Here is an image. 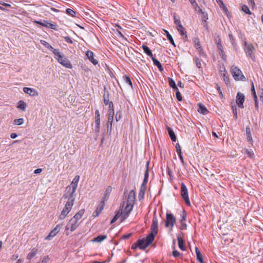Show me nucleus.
I'll list each match as a JSON object with an SVG mask.
<instances>
[{
    "label": "nucleus",
    "mask_w": 263,
    "mask_h": 263,
    "mask_svg": "<svg viewBox=\"0 0 263 263\" xmlns=\"http://www.w3.org/2000/svg\"><path fill=\"white\" fill-rule=\"evenodd\" d=\"M186 213L184 210L183 211L181 215V218L180 219V223L182 228L186 227V224L184 223V221L186 220Z\"/></svg>",
    "instance_id": "nucleus-31"
},
{
    "label": "nucleus",
    "mask_w": 263,
    "mask_h": 263,
    "mask_svg": "<svg viewBox=\"0 0 263 263\" xmlns=\"http://www.w3.org/2000/svg\"><path fill=\"white\" fill-rule=\"evenodd\" d=\"M245 95L240 92H237L236 98V103L240 108H244Z\"/></svg>",
    "instance_id": "nucleus-11"
},
{
    "label": "nucleus",
    "mask_w": 263,
    "mask_h": 263,
    "mask_svg": "<svg viewBox=\"0 0 263 263\" xmlns=\"http://www.w3.org/2000/svg\"><path fill=\"white\" fill-rule=\"evenodd\" d=\"M251 91H252V95L253 96L254 99H256V98L257 97V96H256V92H255V90L254 84H253V82L252 83Z\"/></svg>",
    "instance_id": "nucleus-54"
},
{
    "label": "nucleus",
    "mask_w": 263,
    "mask_h": 263,
    "mask_svg": "<svg viewBox=\"0 0 263 263\" xmlns=\"http://www.w3.org/2000/svg\"><path fill=\"white\" fill-rule=\"evenodd\" d=\"M79 178H80V177L79 176H76L74 177V178L73 179L72 183L70 184V185H68V186H67L66 187L65 192L67 193V189H69V188H70V191L71 190L72 191L73 188V189H74L73 194H74L76 191V189L77 188L78 183L79 180Z\"/></svg>",
    "instance_id": "nucleus-12"
},
{
    "label": "nucleus",
    "mask_w": 263,
    "mask_h": 263,
    "mask_svg": "<svg viewBox=\"0 0 263 263\" xmlns=\"http://www.w3.org/2000/svg\"><path fill=\"white\" fill-rule=\"evenodd\" d=\"M241 10H242V11H243L246 14H251V12L250 11L249 8L246 5H243L241 7Z\"/></svg>",
    "instance_id": "nucleus-45"
},
{
    "label": "nucleus",
    "mask_w": 263,
    "mask_h": 263,
    "mask_svg": "<svg viewBox=\"0 0 263 263\" xmlns=\"http://www.w3.org/2000/svg\"><path fill=\"white\" fill-rule=\"evenodd\" d=\"M122 117V113L121 111H117L116 114V120L117 122H118Z\"/></svg>",
    "instance_id": "nucleus-50"
},
{
    "label": "nucleus",
    "mask_w": 263,
    "mask_h": 263,
    "mask_svg": "<svg viewBox=\"0 0 263 263\" xmlns=\"http://www.w3.org/2000/svg\"><path fill=\"white\" fill-rule=\"evenodd\" d=\"M158 221L157 218L156 216H154L151 228V233L147 235L145 239L147 245H150L154 241L155 237L158 233Z\"/></svg>",
    "instance_id": "nucleus-2"
},
{
    "label": "nucleus",
    "mask_w": 263,
    "mask_h": 263,
    "mask_svg": "<svg viewBox=\"0 0 263 263\" xmlns=\"http://www.w3.org/2000/svg\"><path fill=\"white\" fill-rule=\"evenodd\" d=\"M40 43L45 46L46 48L50 50V51L53 49V47L46 41L41 40H40Z\"/></svg>",
    "instance_id": "nucleus-37"
},
{
    "label": "nucleus",
    "mask_w": 263,
    "mask_h": 263,
    "mask_svg": "<svg viewBox=\"0 0 263 263\" xmlns=\"http://www.w3.org/2000/svg\"><path fill=\"white\" fill-rule=\"evenodd\" d=\"M100 121L95 120V127L94 131L96 133L98 134L100 132Z\"/></svg>",
    "instance_id": "nucleus-41"
},
{
    "label": "nucleus",
    "mask_w": 263,
    "mask_h": 263,
    "mask_svg": "<svg viewBox=\"0 0 263 263\" xmlns=\"http://www.w3.org/2000/svg\"><path fill=\"white\" fill-rule=\"evenodd\" d=\"M195 60L196 66L199 68H200L201 65V62H200V60H199V59L198 58L195 57Z\"/></svg>",
    "instance_id": "nucleus-55"
},
{
    "label": "nucleus",
    "mask_w": 263,
    "mask_h": 263,
    "mask_svg": "<svg viewBox=\"0 0 263 263\" xmlns=\"http://www.w3.org/2000/svg\"><path fill=\"white\" fill-rule=\"evenodd\" d=\"M114 110L108 111V120L107 123V128L108 130L111 132L112 124L114 120Z\"/></svg>",
    "instance_id": "nucleus-13"
},
{
    "label": "nucleus",
    "mask_w": 263,
    "mask_h": 263,
    "mask_svg": "<svg viewBox=\"0 0 263 263\" xmlns=\"http://www.w3.org/2000/svg\"><path fill=\"white\" fill-rule=\"evenodd\" d=\"M66 13L69 15L73 17L75 16L76 15V12L70 8H68L66 9Z\"/></svg>",
    "instance_id": "nucleus-47"
},
{
    "label": "nucleus",
    "mask_w": 263,
    "mask_h": 263,
    "mask_svg": "<svg viewBox=\"0 0 263 263\" xmlns=\"http://www.w3.org/2000/svg\"><path fill=\"white\" fill-rule=\"evenodd\" d=\"M115 213H116L115 216H114V217L112 219V220L110 221L111 224H112L115 222H116L118 218H121V216H120L121 213H120V211H116L115 212Z\"/></svg>",
    "instance_id": "nucleus-40"
},
{
    "label": "nucleus",
    "mask_w": 263,
    "mask_h": 263,
    "mask_svg": "<svg viewBox=\"0 0 263 263\" xmlns=\"http://www.w3.org/2000/svg\"><path fill=\"white\" fill-rule=\"evenodd\" d=\"M104 206V203L102 202L101 201V202L99 204L97 209L93 212L92 215L94 217H97L100 214V213L101 212L102 210L103 209Z\"/></svg>",
    "instance_id": "nucleus-20"
},
{
    "label": "nucleus",
    "mask_w": 263,
    "mask_h": 263,
    "mask_svg": "<svg viewBox=\"0 0 263 263\" xmlns=\"http://www.w3.org/2000/svg\"><path fill=\"white\" fill-rule=\"evenodd\" d=\"M135 200V194L133 190L130 191L128 194L127 202L134 204Z\"/></svg>",
    "instance_id": "nucleus-23"
},
{
    "label": "nucleus",
    "mask_w": 263,
    "mask_h": 263,
    "mask_svg": "<svg viewBox=\"0 0 263 263\" xmlns=\"http://www.w3.org/2000/svg\"><path fill=\"white\" fill-rule=\"evenodd\" d=\"M180 34L183 37V39L184 41H187V36L186 35V32L185 29L183 26H179V27L176 28Z\"/></svg>",
    "instance_id": "nucleus-17"
},
{
    "label": "nucleus",
    "mask_w": 263,
    "mask_h": 263,
    "mask_svg": "<svg viewBox=\"0 0 263 263\" xmlns=\"http://www.w3.org/2000/svg\"><path fill=\"white\" fill-rule=\"evenodd\" d=\"M37 252V249L35 248H33L31 252L28 254L27 258L28 259H31L36 254Z\"/></svg>",
    "instance_id": "nucleus-33"
},
{
    "label": "nucleus",
    "mask_w": 263,
    "mask_h": 263,
    "mask_svg": "<svg viewBox=\"0 0 263 263\" xmlns=\"http://www.w3.org/2000/svg\"><path fill=\"white\" fill-rule=\"evenodd\" d=\"M57 60L59 63H60L66 68L69 69L72 68V65L71 64L70 61L67 59L64 54L62 55V58H60Z\"/></svg>",
    "instance_id": "nucleus-10"
},
{
    "label": "nucleus",
    "mask_w": 263,
    "mask_h": 263,
    "mask_svg": "<svg viewBox=\"0 0 263 263\" xmlns=\"http://www.w3.org/2000/svg\"><path fill=\"white\" fill-rule=\"evenodd\" d=\"M36 23L41 25L42 26L46 27L48 28H51L53 30H56V25L53 24L48 23L47 21L44 20L43 21H36Z\"/></svg>",
    "instance_id": "nucleus-16"
},
{
    "label": "nucleus",
    "mask_w": 263,
    "mask_h": 263,
    "mask_svg": "<svg viewBox=\"0 0 263 263\" xmlns=\"http://www.w3.org/2000/svg\"><path fill=\"white\" fill-rule=\"evenodd\" d=\"M103 98H104V103L105 105H108L109 111L114 110V104L112 102L109 101V94L107 93L106 95L105 94H104L103 95Z\"/></svg>",
    "instance_id": "nucleus-15"
},
{
    "label": "nucleus",
    "mask_w": 263,
    "mask_h": 263,
    "mask_svg": "<svg viewBox=\"0 0 263 263\" xmlns=\"http://www.w3.org/2000/svg\"><path fill=\"white\" fill-rule=\"evenodd\" d=\"M177 239H178V241L179 248L181 250L185 251V247L184 245L183 240L182 239V238L181 237H180L178 236L177 237Z\"/></svg>",
    "instance_id": "nucleus-30"
},
{
    "label": "nucleus",
    "mask_w": 263,
    "mask_h": 263,
    "mask_svg": "<svg viewBox=\"0 0 263 263\" xmlns=\"http://www.w3.org/2000/svg\"><path fill=\"white\" fill-rule=\"evenodd\" d=\"M137 247H139V245H138V240L137 241V242L136 243H135L134 244H133L132 246V249H136Z\"/></svg>",
    "instance_id": "nucleus-64"
},
{
    "label": "nucleus",
    "mask_w": 263,
    "mask_h": 263,
    "mask_svg": "<svg viewBox=\"0 0 263 263\" xmlns=\"http://www.w3.org/2000/svg\"><path fill=\"white\" fill-rule=\"evenodd\" d=\"M179 255H180V253H179L178 251H177V250H174V251H173V255L174 257H178V256H179Z\"/></svg>",
    "instance_id": "nucleus-62"
},
{
    "label": "nucleus",
    "mask_w": 263,
    "mask_h": 263,
    "mask_svg": "<svg viewBox=\"0 0 263 263\" xmlns=\"http://www.w3.org/2000/svg\"><path fill=\"white\" fill-rule=\"evenodd\" d=\"M17 108H18L21 110H22L23 111H25L26 110V108L27 107V105H26V103L24 101L20 100L17 103Z\"/></svg>",
    "instance_id": "nucleus-28"
},
{
    "label": "nucleus",
    "mask_w": 263,
    "mask_h": 263,
    "mask_svg": "<svg viewBox=\"0 0 263 263\" xmlns=\"http://www.w3.org/2000/svg\"><path fill=\"white\" fill-rule=\"evenodd\" d=\"M189 1L191 3V4L192 5V6L194 7L195 10L197 11L198 5H197L196 2L195 1V0H189Z\"/></svg>",
    "instance_id": "nucleus-53"
},
{
    "label": "nucleus",
    "mask_w": 263,
    "mask_h": 263,
    "mask_svg": "<svg viewBox=\"0 0 263 263\" xmlns=\"http://www.w3.org/2000/svg\"><path fill=\"white\" fill-rule=\"evenodd\" d=\"M142 48H143L144 52L147 55H148L151 58H152L153 56L152 51L150 50V49L148 48V47H147L146 45H142Z\"/></svg>",
    "instance_id": "nucleus-35"
},
{
    "label": "nucleus",
    "mask_w": 263,
    "mask_h": 263,
    "mask_svg": "<svg viewBox=\"0 0 263 263\" xmlns=\"http://www.w3.org/2000/svg\"><path fill=\"white\" fill-rule=\"evenodd\" d=\"M165 33L166 34L167 38L168 40L170 42V43L174 46V47H176V45L175 44V42L174 41V40L172 36V35L170 34L168 31L165 30Z\"/></svg>",
    "instance_id": "nucleus-38"
},
{
    "label": "nucleus",
    "mask_w": 263,
    "mask_h": 263,
    "mask_svg": "<svg viewBox=\"0 0 263 263\" xmlns=\"http://www.w3.org/2000/svg\"><path fill=\"white\" fill-rule=\"evenodd\" d=\"M79 226L78 222L74 220V219L71 218L67 223L66 226L65 227V234L66 235H68L69 233L68 232L70 230L71 232L74 231Z\"/></svg>",
    "instance_id": "nucleus-5"
},
{
    "label": "nucleus",
    "mask_w": 263,
    "mask_h": 263,
    "mask_svg": "<svg viewBox=\"0 0 263 263\" xmlns=\"http://www.w3.org/2000/svg\"><path fill=\"white\" fill-rule=\"evenodd\" d=\"M231 72L235 80L245 81L246 78L241 71L236 66L233 65L231 68Z\"/></svg>",
    "instance_id": "nucleus-3"
},
{
    "label": "nucleus",
    "mask_w": 263,
    "mask_h": 263,
    "mask_svg": "<svg viewBox=\"0 0 263 263\" xmlns=\"http://www.w3.org/2000/svg\"><path fill=\"white\" fill-rule=\"evenodd\" d=\"M123 79L125 83L128 84L131 87H133L132 81L128 77L124 76L123 77Z\"/></svg>",
    "instance_id": "nucleus-44"
},
{
    "label": "nucleus",
    "mask_w": 263,
    "mask_h": 263,
    "mask_svg": "<svg viewBox=\"0 0 263 263\" xmlns=\"http://www.w3.org/2000/svg\"><path fill=\"white\" fill-rule=\"evenodd\" d=\"M246 153L250 157H251L253 155V152L251 150L249 151L248 149H246Z\"/></svg>",
    "instance_id": "nucleus-60"
},
{
    "label": "nucleus",
    "mask_w": 263,
    "mask_h": 263,
    "mask_svg": "<svg viewBox=\"0 0 263 263\" xmlns=\"http://www.w3.org/2000/svg\"><path fill=\"white\" fill-rule=\"evenodd\" d=\"M168 83H169L170 86L171 88H172L173 89H175V90H178V88L176 86V84L175 81L173 80V79L171 78H168Z\"/></svg>",
    "instance_id": "nucleus-36"
},
{
    "label": "nucleus",
    "mask_w": 263,
    "mask_h": 263,
    "mask_svg": "<svg viewBox=\"0 0 263 263\" xmlns=\"http://www.w3.org/2000/svg\"><path fill=\"white\" fill-rule=\"evenodd\" d=\"M65 41L67 42V43H69L70 44H72L73 43L71 39L69 36H65L64 37Z\"/></svg>",
    "instance_id": "nucleus-59"
},
{
    "label": "nucleus",
    "mask_w": 263,
    "mask_h": 263,
    "mask_svg": "<svg viewBox=\"0 0 263 263\" xmlns=\"http://www.w3.org/2000/svg\"><path fill=\"white\" fill-rule=\"evenodd\" d=\"M49 260L48 256H45L43 257L40 261L37 263H47Z\"/></svg>",
    "instance_id": "nucleus-49"
},
{
    "label": "nucleus",
    "mask_w": 263,
    "mask_h": 263,
    "mask_svg": "<svg viewBox=\"0 0 263 263\" xmlns=\"http://www.w3.org/2000/svg\"><path fill=\"white\" fill-rule=\"evenodd\" d=\"M70 190V188L67 189V193L65 192L63 196L64 198L67 199V201L59 215V219L61 220L65 219L67 216L71 211L75 201V196L73 195L74 189H73L72 191Z\"/></svg>",
    "instance_id": "nucleus-1"
},
{
    "label": "nucleus",
    "mask_w": 263,
    "mask_h": 263,
    "mask_svg": "<svg viewBox=\"0 0 263 263\" xmlns=\"http://www.w3.org/2000/svg\"><path fill=\"white\" fill-rule=\"evenodd\" d=\"M194 44L195 47L197 49H200L201 46L200 43V41L198 38H194Z\"/></svg>",
    "instance_id": "nucleus-42"
},
{
    "label": "nucleus",
    "mask_w": 263,
    "mask_h": 263,
    "mask_svg": "<svg viewBox=\"0 0 263 263\" xmlns=\"http://www.w3.org/2000/svg\"><path fill=\"white\" fill-rule=\"evenodd\" d=\"M232 108L233 114L234 115V118L235 119H237V113L236 106H232Z\"/></svg>",
    "instance_id": "nucleus-52"
},
{
    "label": "nucleus",
    "mask_w": 263,
    "mask_h": 263,
    "mask_svg": "<svg viewBox=\"0 0 263 263\" xmlns=\"http://www.w3.org/2000/svg\"><path fill=\"white\" fill-rule=\"evenodd\" d=\"M131 235H132L131 233L125 234L122 237V238L123 239H126L129 238Z\"/></svg>",
    "instance_id": "nucleus-63"
},
{
    "label": "nucleus",
    "mask_w": 263,
    "mask_h": 263,
    "mask_svg": "<svg viewBox=\"0 0 263 263\" xmlns=\"http://www.w3.org/2000/svg\"><path fill=\"white\" fill-rule=\"evenodd\" d=\"M63 226V224H58L47 236L45 238L46 240H50L52 238L54 237L60 231Z\"/></svg>",
    "instance_id": "nucleus-9"
},
{
    "label": "nucleus",
    "mask_w": 263,
    "mask_h": 263,
    "mask_svg": "<svg viewBox=\"0 0 263 263\" xmlns=\"http://www.w3.org/2000/svg\"><path fill=\"white\" fill-rule=\"evenodd\" d=\"M148 182V179L144 178L143 183L140 187V194H142V196L144 195V192L146 190V185Z\"/></svg>",
    "instance_id": "nucleus-24"
},
{
    "label": "nucleus",
    "mask_w": 263,
    "mask_h": 263,
    "mask_svg": "<svg viewBox=\"0 0 263 263\" xmlns=\"http://www.w3.org/2000/svg\"><path fill=\"white\" fill-rule=\"evenodd\" d=\"M229 37L231 41L232 44L233 45L234 43V39L233 35L231 33L229 34Z\"/></svg>",
    "instance_id": "nucleus-61"
},
{
    "label": "nucleus",
    "mask_w": 263,
    "mask_h": 263,
    "mask_svg": "<svg viewBox=\"0 0 263 263\" xmlns=\"http://www.w3.org/2000/svg\"><path fill=\"white\" fill-rule=\"evenodd\" d=\"M195 252L197 256V259L200 262H202V261H203L202 255L197 247L195 248Z\"/></svg>",
    "instance_id": "nucleus-34"
},
{
    "label": "nucleus",
    "mask_w": 263,
    "mask_h": 263,
    "mask_svg": "<svg viewBox=\"0 0 263 263\" xmlns=\"http://www.w3.org/2000/svg\"><path fill=\"white\" fill-rule=\"evenodd\" d=\"M176 98L178 101H182V96L181 95L180 92L179 91L178 89V90H176Z\"/></svg>",
    "instance_id": "nucleus-51"
},
{
    "label": "nucleus",
    "mask_w": 263,
    "mask_h": 263,
    "mask_svg": "<svg viewBox=\"0 0 263 263\" xmlns=\"http://www.w3.org/2000/svg\"><path fill=\"white\" fill-rule=\"evenodd\" d=\"M247 139L249 142L252 141V138L251 133V129L249 126L246 127Z\"/></svg>",
    "instance_id": "nucleus-32"
},
{
    "label": "nucleus",
    "mask_w": 263,
    "mask_h": 263,
    "mask_svg": "<svg viewBox=\"0 0 263 263\" xmlns=\"http://www.w3.org/2000/svg\"><path fill=\"white\" fill-rule=\"evenodd\" d=\"M176 152L178 155L181 154V149L180 145L178 143H177L176 145Z\"/></svg>",
    "instance_id": "nucleus-56"
},
{
    "label": "nucleus",
    "mask_w": 263,
    "mask_h": 263,
    "mask_svg": "<svg viewBox=\"0 0 263 263\" xmlns=\"http://www.w3.org/2000/svg\"><path fill=\"white\" fill-rule=\"evenodd\" d=\"M23 91L25 93L29 95L31 97L37 96L39 95L38 91L36 89L32 88L24 87Z\"/></svg>",
    "instance_id": "nucleus-14"
},
{
    "label": "nucleus",
    "mask_w": 263,
    "mask_h": 263,
    "mask_svg": "<svg viewBox=\"0 0 263 263\" xmlns=\"http://www.w3.org/2000/svg\"><path fill=\"white\" fill-rule=\"evenodd\" d=\"M86 55L89 60V61L94 65H97L98 63V62L97 60L93 58L94 54L91 51H87L86 52Z\"/></svg>",
    "instance_id": "nucleus-19"
},
{
    "label": "nucleus",
    "mask_w": 263,
    "mask_h": 263,
    "mask_svg": "<svg viewBox=\"0 0 263 263\" xmlns=\"http://www.w3.org/2000/svg\"><path fill=\"white\" fill-rule=\"evenodd\" d=\"M174 23L176 25V28L179 27V26H182L179 19H177L175 14L174 15Z\"/></svg>",
    "instance_id": "nucleus-48"
},
{
    "label": "nucleus",
    "mask_w": 263,
    "mask_h": 263,
    "mask_svg": "<svg viewBox=\"0 0 263 263\" xmlns=\"http://www.w3.org/2000/svg\"><path fill=\"white\" fill-rule=\"evenodd\" d=\"M134 204L132 203H126V206L123 211L121 212V222L125 220L129 216V213L133 210Z\"/></svg>",
    "instance_id": "nucleus-6"
},
{
    "label": "nucleus",
    "mask_w": 263,
    "mask_h": 263,
    "mask_svg": "<svg viewBox=\"0 0 263 263\" xmlns=\"http://www.w3.org/2000/svg\"><path fill=\"white\" fill-rule=\"evenodd\" d=\"M84 212V209H82L80 210L74 215L72 218L78 222L79 220L82 218V216L83 215Z\"/></svg>",
    "instance_id": "nucleus-22"
},
{
    "label": "nucleus",
    "mask_w": 263,
    "mask_h": 263,
    "mask_svg": "<svg viewBox=\"0 0 263 263\" xmlns=\"http://www.w3.org/2000/svg\"><path fill=\"white\" fill-rule=\"evenodd\" d=\"M198 111L203 115H206L208 112L206 107L201 104L199 105V109Z\"/></svg>",
    "instance_id": "nucleus-43"
},
{
    "label": "nucleus",
    "mask_w": 263,
    "mask_h": 263,
    "mask_svg": "<svg viewBox=\"0 0 263 263\" xmlns=\"http://www.w3.org/2000/svg\"><path fill=\"white\" fill-rule=\"evenodd\" d=\"M151 58L153 61L154 64L157 66L158 68L160 71H162L163 70V68L160 62L156 59H155L153 56Z\"/></svg>",
    "instance_id": "nucleus-27"
},
{
    "label": "nucleus",
    "mask_w": 263,
    "mask_h": 263,
    "mask_svg": "<svg viewBox=\"0 0 263 263\" xmlns=\"http://www.w3.org/2000/svg\"><path fill=\"white\" fill-rule=\"evenodd\" d=\"M245 51L246 54L249 57L252 61H254L255 57L254 54L255 49L253 45L251 43H247L246 42L245 43Z\"/></svg>",
    "instance_id": "nucleus-4"
},
{
    "label": "nucleus",
    "mask_w": 263,
    "mask_h": 263,
    "mask_svg": "<svg viewBox=\"0 0 263 263\" xmlns=\"http://www.w3.org/2000/svg\"><path fill=\"white\" fill-rule=\"evenodd\" d=\"M24 120L23 118L15 119L14 123L17 125H21L24 123Z\"/></svg>",
    "instance_id": "nucleus-46"
},
{
    "label": "nucleus",
    "mask_w": 263,
    "mask_h": 263,
    "mask_svg": "<svg viewBox=\"0 0 263 263\" xmlns=\"http://www.w3.org/2000/svg\"><path fill=\"white\" fill-rule=\"evenodd\" d=\"M148 162H147V163L146 170L144 173V178H146V179H148V176H149L148 170Z\"/></svg>",
    "instance_id": "nucleus-58"
},
{
    "label": "nucleus",
    "mask_w": 263,
    "mask_h": 263,
    "mask_svg": "<svg viewBox=\"0 0 263 263\" xmlns=\"http://www.w3.org/2000/svg\"><path fill=\"white\" fill-rule=\"evenodd\" d=\"M111 191H112V187L111 186H108L105 191L104 196L102 198V202L104 203L105 201H106L108 199Z\"/></svg>",
    "instance_id": "nucleus-18"
},
{
    "label": "nucleus",
    "mask_w": 263,
    "mask_h": 263,
    "mask_svg": "<svg viewBox=\"0 0 263 263\" xmlns=\"http://www.w3.org/2000/svg\"><path fill=\"white\" fill-rule=\"evenodd\" d=\"M107 236L106 235H99L94 239V241L97 242H101L103 240L106 239Z\"/></svg>",
    "instance_id": "nucleus-39"
},
{
    "label": "nucleus",
    "mask_w": 263,
    "mask_h": 263,
    "mask_svg": "<svg viewBox=\"0 0 263 263\" xmlns=\"http://www.w3.org/2000/svg\"><path fill=\"white\" fill-rule=\"evenodd\" d=\"M216 45H217V48H218V49L219 50L223 49L222 46V44L221 43L220 39H219V42H217Z\"/></svg>",
    "instance_id": "nucleus-57"
},
{
    "label": "nucleus",
    "mask_w": 263,
    "mask_h": 263,
    "mask_svg": "<svg viewBox=\"0 0 263 263\" xmlns=\"http://www.w3.org/2000/svg\"><path fill=\"white\" fill-rule=\"evenodd\" d=\"M180 193L185 203L187 205H190V201L188 196V191L186 185L183 182L181 183Z\"/></svg>",
    "instance_id": "nucleus-7"
},
{
    "label": "nucleus",
    "mask_w": 263,
    "mask_h": 263,
    "mask_svg": "<svg viewBox=\"0 0 263 263\" xmlns=\"http://www.w3.org/2000/svg\"><path fill=\"white\" fill-rule=\"evenodd\" d=\"M51 51H52V53L54 54V58L55 59L58 60L60 58H62L63 54L61 53L59 49L53 48Z\"/></svg>",
    "instance_id": "nucleus-25"
},
{
    "label": "nucleus",
    "mask_w": 263,
    "mask_h": 263,
    "mask_svg": "<svg viewBox=\"0 0 263 263\" xmlns=\"http://www.w3.org/2000/svg\"><path fill=\"white\" fill-rule=\"evenodd\" d=\"M167 130H168V133L169 136H170L171 140L173 142H175L176 141L177 139H176V137L175 136V134L174 131L173 130V129L172 128H171L170 127H168Z\"/></svg>",
    "instance_id": "nucleus-29"
},
{
    "label": "nucleus",
    "mask_w": 263,
    "mask_h": 263,
    "mask_svg": "<svg viewBox=\"0 0 263 263\" xmlns=\"http://www.w3.org/2000/svg\"><path fill=\"white\" fill-rule=\"evenodd\" d=\"M166 222H165V227H173L176 222V218L172 214L170 213H167L166 215Z\"/></svg>",
    "instance_id": "nucleus-8"
},
{
    "label": "nucleus",
    "mask_w": 263,
    "mask_h": 263,
    "mask_svg": "<svg viewBox=\"0 0 263 263\" xmlns=\"http://www.w3.org/2000/svg\"><path fill=\"white\" fill-rule=\"evenodd\" d=\"M51 51H52V53L54 54V58L55 59L58 60L60 58H62L63 54L61 53L59 49L53 48Z\"/></svg>",
    "instance_id": "nucleus-26"
},
{
    "label": "nucleus",
    "mask_w": 263,
    "mask_h": 263,
    "mask_svg": "<svg viewBox=\"0 0 263 263\" xmlns=\"http://www.w3.org/2000/svg\"><path fill=\"white\" fill-rule=\"evenodd\" d=\"M138 245H139V248L140 250H144L148 246V245H146V241L145 239H138Z\"/></svg>",
    "instance_id": "nucleus-21"
}]
</instances>
